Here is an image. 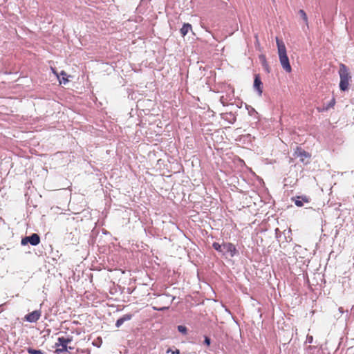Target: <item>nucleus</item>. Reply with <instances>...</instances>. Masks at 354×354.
<instances>
[{
    "label": "nucleus",
    "mask_w": 354,
    "mask_h": 354,
    "mask_svg": "<svg viewBox=\"0 0 354 354\" xmlns=\"http://www.w3.org/2000/svg\"><path fill=\"white\" fill-rule=\"evenodd\" d=\"M276 42L278 48V54L280 64L282 68L287 72L290 73L292 71L288 57L287 56L286 48L283 41L276 37Z\"/></svg>",
    "instance_id": "obj_1"
},
{
    "label": "nucleus",
    "mask_w": 354,
    "mask_h": 354,
    "mask_svg": "<svg viewBox=\"0 0 354 354\" xmlns=\"http://www.w3.org/2000/svg\"><path fill=\"white\" fill-rule=\"evenodd\" d=\"M339 75L340 77L339 88L342 91L348 90L351 75L347 66L343 64L339 66Z\"/></svg>",
    "instance_id": "obj_2"
},
{
    "label": "nucleus",
    "mask_w": 354,
    "mask_h": 354,
    "mask_svg": "<svg viewBox=\"0 0 354 354\" xmlns=\"http://www.w3.org/2000/svg\"><path fill=\"white\" fill-rule=\"evenodd\" d=\"M223 107L225 109H223V122H226L227 124H233L236 121V116L234 113H232L231 111H228L227 106L225 107L224 103L223 102ZM223 127L227 128V127H224V124L223 123Z\"/></svg>",
    "instance_id": "obj_3"
},
{
    "label": "nucleus",
    "mask_w": 354,
    "mask_h": 354,
    "mask_svg": "<svg viewBox=\"0 0 354 354\" xmlns=\"http://www.w3.org/2000/svg\"><path fill=\"white\" fill-rule=\"evenodd\" d=\"M238 254L234 245L232 243H223V255H225L226 258L233 257L234 255Z\"/></svg>",
    "instance_id": "obj_4"
},
{
    "label": "nucleus",
    "mask_w": 354,
    "mask_h": 354,
    "mask_svg": "<svg viewBox=\"0 0 354 354\" xmlns=\"http://www.w3.org/2000/svg\"><path fill=\"white\" fill-rule=\"evenodd\" d=\"M40 242V237L37 234H32L29 236H26L21 240V245H25L27 243H30V245L35 246L37 245Z\"/></svg>",
    "instance_id": "obj_5"
},
{
    "label": "nucleus",
    "mask_w": 354,
    "mask_h": 354,
    "mask_svg": "<svg viewBox=\"0 0 354 354\" xmlns=\"http://www.w3.org/2000/svg\"><path fill=\"white\" fill-rule=\"evenodd\" d=\"M263 83L261 82V77L259 74H256L254 75V89L257 92L258 95L259 96L261 95L263 92Z\"/></svg>",
    "instance_id": "obj_6"
},
{
    "label": "nucleus",
    "mask_w": 354,
    "mask_h": 354,
    "mask_svg": "<svg viewBox=\"0 0 354 354\" xmlns=\"http://www.w3.org/2000/svg\"><path fill=\"white\" fill-rule=\"evenodd\" d=\"M58 342L56 343L57 346H61L62 348L59 351H68V344L71 343L72 339L70 338H65L64 337H59L57 339Z\"/></svg>",
    "instance_id": "obj_7"
},
{
    "label": "nucleus",
    "mask_w": 354,
    "mask_h": 354,
    "mask_svg": "<svg viewBox=\"0 0 354 354\" xmlns=\"http://www.w3.org/2000/svg\"><path fill=\"white\" fill-rule=\"evenodd\" d=\"M40 316H41L40 311L34 310L26 316V319L30 323H33V322H36L37 321H38L40 318Z\"/></svg>",
    "instance_id": "obj_8"
},
{
    "label": "nucleus",
    "mask_w": 354,
    "mask_h": 354,
    "mask_svg": "<svg viewBox=\"0 0 354 354\" xmlns=\"http://www.w3.org/2000/svg\"><path fill=\"white\" fill-rule=\"evenodd\" d=\"M294 156L297 158H301V161L304 162V158H309L310 154L302 149L301 147H297L295 151Z\"/></svg>",
    "instance_id": "obj_9"
},
{
    "label": "nucleus",
    "mask_w": 354,
    "mask_h": 354,
    "mask_svg": "<svg viewBox=\"0 0 354 354\" xmlns=\"http://www.w3.org/2000/svg\"><path fill=\"white\" fill-rule=\"evenodd\" d=\"M133 315L131 313L125 314L119 318L115 323L116 328H120L125 322L131 320Z\"/></svg>",
    "instance_id": "obj_10"
},
{
    "label": "nucleus",
    "mask_w": 354,
    "mask_h": 354,
    "mask_svg": "<svg viewBox=\"0 0 354 354\" xmlns=\"http://www.w3.org/2000/svg\"><path fill=\"white\" fill-rule=\"evenodd\" d=\"M192 29V26L189 24H184L183 27L180 28V32L182 36H185L188 32Z\"/></svg>",
    "instance_id": "obj_11"
},
{
    "label": "nucleus",
    "mask_w": 354,
    "mask_h": 354,
    "mask_svg": "<svg viewBox=\"0 0 354 354\" xmlns=\"http://www.w3.org/2000/svg\"><path fill=\"white\" fill-rule=\"evenodd\" d=\"M304 201L308 202V201L306 198L297 197V199L295 200V204L297 207H301L304 205Z\"/></svg>",
    "instance_id": "obj_12"
},
{
    "label": "nucleus",
    "mask_w": 354,
    "mask_h": 354,
    "mask_svg": "<svg viewBox=\"0 0 354 354\" xmlns=\"http://www.w3.org/2000/svg\"><path fill=\"white\" fill-rule=\"evenodd\" d=\"M299 14L301 16V17L303 19V20L305 21L306 25H308V17H307V15L305 12V11L304 10H299Z\"/></svg>",
    "instance_id": "obj_13"
},
{
    "label": "nucleus",
    "mask_w": 354,
    "mask_h": 354,
    "mask_svg": "<svg viewBox=\"0 0 354 354\" xmlns=\"http://www.w3.org/2000/svg\"><path fill=\"white\" fill-rule=\"evenodd\" d=\"M27 351L30 354H44L43 351L41 350H37L32 348H28Z\"/></svg>",
    "instance_id": "obj_14"
},
{
    "label": "nucleus",
    "mask_w": 354,
    "mask_h": 354,
    "mask_svg": "<svg viewBox=\"0 0 354 354\" xmlns=\"http://www.w3.org/2000/svg\"><path fill=\"white\" fill-rule=\"evenodd\" d=\"M178 330L184 334V335H186L187 334V328L185 326H183V325H179L178 326Z\"/></svg>",
    "instance_id": "obj_15"
},
{
    "label": "nucleus",
    "mask_w": 354,
    "mask_h": 354,
    "mask_svg": "<svg viewBox=\"0 0 354 354\" xmlns=\"http://www.w3.org/2000/svg\"><path fill=\"white\" fill-rule=\"evenodd\" d=\"M232 30L228 32L229 35L233 34L234 32L238 30L239 26L237 23L234 22L233 25L232 26Z\"/></svg>",
    "instance_id": "obj_16"
},
{
    "label": "nucleus",
    "mask_w": 354,
    "mask_h": 354,
    "mask_svg": "<svg viewBox=\"0 0 354 354\" xmlns=\"http://www.w3.org/2000/svg\"><path fill=\"white\" fill-rule=\"evenodd\" d=\"M61 75H63L62 77V80L59 81V82L62 84H66V82H68V79L66 77H65V76H66V73L64 71H62L61 72Z\"/></svg>",
    "instance_id": "obj_17"
},
{
    "label": "nucleus",
    "mask_w": 354,
    "mask_h": 354,
    "mask_svg": "<svg viewBox=\"0 0 354 354\" xmlns=\"http://www.w3.org/2000/svg\"><path fill=\"white\" fill-rule=\"evenodd\" d=\"M225 315H223L225 318H232L233 317H232V315H231V313L230 312V310L225 308Z\"/></svg>",
    "instance_id": "obj_18"
},
{
    "label": "nucleus",
    "mask_w": 354,
    "mask_h": 354,
    "mask_svg": "<svg viewBox=\"0 0 354 354\" xmlns=\"http://www.w3.org/2000/svg\"><path fill=\"white\" fill-rule=\"evenodd\" d=\"M213 247L215 250H218V251H221V245L219 244L218 243H213Z\"/></svg>",
    "instance_id": "obj_19"
},
{
    "label": "nucleus",
    "mask_w": 354,
    "mask_h": 354,
    "mask_svg": "<svg viewBox=\"0 0 354 354\" xmlns=\"http://www.w3.org/2000/svg\"><path fill=\"white\" fill-rule=\"evenodd\" d=\"M313 336L307 335L306 339V343L311 344V343H313Z\"/></svg>",
    "instance_id": "obj_20"
},
{
    "label": "nucleus",
    "mask_w": 354,
    "mask_h": 354,
    "mask_svg": "<svg viewBox=\"0 0 354 354\" xmlns=\"http://www.w3.org/2000/svg\"><path fill=\"white\" fill-rule=\"evenodd\" d=\"M210 342H211V339L208 337L205 336L204 343L206 345L209 346L210 344Z\"/></svg>",
    "instance_id": "obj_21"
},
{
    "label": "nucleus",
    "mask_w": 354,
    "mask_h": 354,
    "mask_svg": "<svg viewBox=\"0 0 354 354\" xmlns=\"http://www.w3.org/2000/svg\"><path fill=\"white\" fill-rule=\"evenodd\" d=\"M172 354H180V351L178 349H176V351L172 352Z\"/></svg>",
    "instance_id": "obj_22"
},
{
    "label": "nucleus",
    "mask_w": 354,
    "mask_h": 354,
    "mask_svg": "<svg viewBox=\"0 0 354 354\" xmlns=\"http://www.w3.org/2000/svg\"><path fill=\"white\" fill-rule=\"evenodd\" d=\"M173 351L171 348H168L166 351L167 353H171L172 354Z\"/></svg>",
    "instance_id": "obj_23"
},
{
    "label": "nucleus",
    "mask_w": 354,
    "mask_h": 354,
    "mask_svg": "<svg viewBox=\"0 0 354 354\" xmlns=\"http://www.w3.org/2000/svg\"><path fill=\"white\" fill-rule=\"evenodd\" d=\"M339 311L341 314H342L344 313V310H343V308L342 307H339Z\"/></svg>",
    "instance_id": "obj_24"
},
{
    "label": "nucleus",
    "mask_w": 354,
    "mask_h": 354,
    "mask_svg": "<svg viewBox=\"0 0 354 354\" xmlns=\"http://www.w3.org/2000/svg\"><path fill=\"white\" fill-rule=\"evenodd\" d=\"M275 232H276V234H277V232H279V230L278 228H277V229L275 230Z\"/></svg>",
    "instance_id": "obj_25"
},
{
    "label": "nucleus",
    "mask_w": 354,
    "mask_h": 354,
    "mask_svg": "<svg viewBox=\"0 0 354 354\" xmlns=\"http://www.w3.org/2000/svg\"><path fill=\"white\" fill-rule=\"evenodd\" d=\"M266 70H267V72H269V70H268V65H267V64H266Z\"/></svg>",
    "instance_id": "obj_26"
}]
</instances>
